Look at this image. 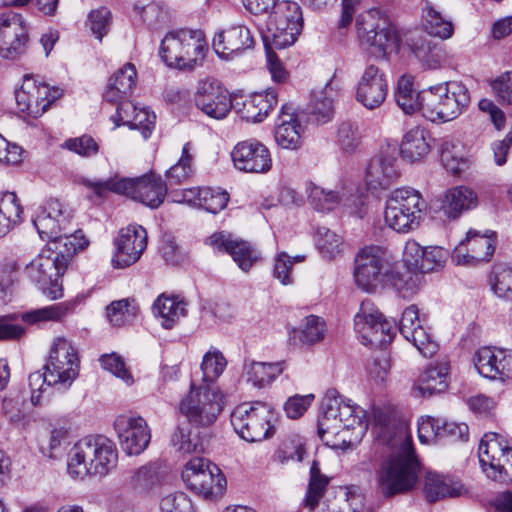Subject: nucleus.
I'll return each mask as SVG.
<instances>
[{"label":"nucleus","instance_id":"obj_1","mask_svg":"<svg viewBox=\"0 0 512 512\" xmlns=\"http://www.w3.org/2000/svg\"><path fill=\"white\" fill-rule=\"evenodd\" d=\"M367 422L372 426L376 440L390 446L391 456L377 472V486L381 494L391 497L411 490L418 479L419 464L414 457L412 442L403 426L393 421L382 408L373 407Z\"/></svg>","mask_w":512,"mask_h":512},{"label":"nucleus","instance_id":"obj_2","mask_svg":"<svg viewBox=\"0 0 512 512\" xmlns=\"http://www.w3.org/2000/svg\"><path fill=\"white\" fill-rule=\"evenodd\" d=\"M80 360L72 343L64 337L53 341L44 373L40 371L29 375L31 403L41 406L45 403L49 388L67 390L78 377Z\"/></svg>","mask_w":512,"mask_h":512},{"label":"nucleus","instance_id":"obj_3","mask_svg":"<svg viewBox=\"0 0 512 512\" xmlns=\"http://www.w3.org/2000/svg\"><path fill=\"white\" fill-rule=\"evenodd\" d=\"M118 453L115 444L98 435L77 441L67 455V472L74 479L104 477L116 467Z\"/></svg>","mask_w":512,"mask_h":512},{"label":"nucleus","instance_id":"obj_4","mask_svg":"<svg viewBox=\"0 0 512 512\" xmlns=\"http://www.w3.org/2000/svg\"><path fill=\"white\" fill-rule=\"evenodd\" d=\"M83 184L99 197L113 192L126 195L150 208H158L167 195V185L160 175L146 174L137 178L118 174L106 180H83Z\"/></svg>","mask_w":512,"mask_h":512},{"label":"nucleus","instance_id":"obj_5","mask_svg":"<svg viewBox=\"0 0 512 512\" xmlns=\"http://www.w3.org/2000/svg\"><path fill=\"white\" fill-rule=\"evenodd\" d=\"M364 417L365 411L351 400L329 397L323 403V413L318 420V435L327 446L344 449L351 443L344 434L356 426L362 427Z\"/></svg>","mask_w":512,"mask_h":512},{"label":"nucleus","instance_id":"obj_6","mask_svg":"<svg viewBox=\"0 0 512 512\" xmlns=\"http://www.w3.org/2000/svg\"><path fill=\"white\" fill-rule=\"evenodd\" d=\"M469 103V91L458 81L440 83L420 91V113L434 123L456 119Z\"/></svg>","mask_w":512,"mask_h":512},{"label":"nucleus","instance_id":"obj_7","mask_svg":"<svg viewBox=\"0 0 512 512\" xmlns=\"http://www.w3.org/2000/svg\"><path fill=\"white\" fill-rule=\"evenodd\" d=\"M207 50L203 31L178 29L165 35L159 53L167 66L192 70L202 64Z\"/></svg>","mask_w":512,"mask_h":512},{"label":"nucleus","instance_id":"obj_8","mask_svg":"<svg viewBox=\"0 0 512 512\" xmlns=\"http://www.w3.org/2000/svg\"><path fill=\"white\" fill-rule=\"evenodd\" d=\"M224 396L214 385H191L190 391L180 402L181 413L196 427H210L218 419L224 406Z\"/></svg>","mask_w":512,"mask_h":512},{"label":"nucleus","instance_id":"obj_9","mask_svg":"<svg viewBox=\"0 0 512 512\" xmlns=\"http://www.w3.org/2000/svg\"><path fill=\"white\" fill-rule=\"evenodd\" d=\"M231 425L240 438L260 442L274 436V414L264 403H243L231 413Z\"/></svg>","mask_w":512,"mask_h":512},{"label":"nucleus","instance_id":"obj_10","mask_svg":"<svg viewBox=\"0 0 512 512\" xmlns=\"http://www.w3.org/2000/svg\"><path fill=\"white\" fill-rule=\"evenodd\" d=\"M425 208V201L417 190L398 188L386 201L385 221L397 232H408L419 226Z\"/></svg>","mask_w":512,"mask_h":512},{"label":"nucleus","instance_id":"obj_11","mask_svg":"<svg viewBox=\"0 0 512 512\" xmlns=\"http://www.w3.org/2000/svg\"><path fill=\"white\" fill-rule=\"evenodd\" d=\"M302 27L300 6L296 2L281 1L274 5L268 16L267 34L263 36V40L276 49H285L295 43Z\"/></svg>","mask_w":512,"mask_h":512},{"label":"nucleus","instance_id":"obj_12","mask_svg":"<svg viewBox=\"0 0 512 512\" xmlns=\"http://www.w3.org/2000/svg\"><path fill=\"white\" fill-rule=\"evenodd\" d=\"M356 29L361 44L372 48V52L379 56H386L396 46V30L379 10L371 9L360 14Z\"/></svg>","mask_w":512,"mask_h":512},{"label":"nucleus","instance_id":"obj_13","mask_svg":"<svg viewBox=\"0 0 512 512\" xmlns=\"http://www.w3.org/2000/svg\"><path fill=\"white\" fill-rule=\"evenodd\" d=\"M182 479L195 493L204 498L222 494L226 479L221 470L204 458H192L182 470Z\"/></svg>","mask_w":512,"mask_h":512},{"label":"nucleus","instance_id":"obj_14","mask_svg":"<svg viewBox=\"0 0 512 512\" xmlns=\"http://www.w3.org/2000/svg\"><path fill=\"white\" fill-rule=\"evenodd\" d=\"M58 257L47 246L25 267V274L44 295L52 300L63 296L61 277L65 269L58 266Z\"/></svg>","mask_w":512,"mask_h":512},{"label":"nucleus","instance_id":"obj_15","mask_svg":"<svg viewBox=\"0 0 512 512\" xmlns=\"http://www.w3.org/2000/svg\"><path fill=\"white\" fill-rule=\"evenodd\" d=\"M387 273L385 252L380 246H366L354 260V278L357 286L366 292H374L384 281Z\"/></svg>","mask_w":512,"mask_h":512},{"label":"nucleus","instance_id":"obj_16","mask_svg":"<svg viewBox=\"0 0 512 512\" xmlns=\"http://www.w3.org/2000/svg\"><path fill=\"white\" fill-rule=\"evenodd\" d=\"M478 456L487 476L494 480H502L506 475V466L512 459V447L504 436L489 432L480 441Z\"/></svg>","mask_w":512,"mask_h":512},{"label":"nucleus","instance_id":"obj_17","mask_svg":"<svg viewBox=\"0 0 512 512\" xmlns=\"http://www.w3.org/2000/svg\"><path fill=\"white\" fill-rule=\"evenodd\" d=\"M61 96L59 88L50 87L32 77H25L15 98L18 109L28 116L38 118Z\"/></svg>","mask_w":512,"mask_h":512},{"label":"nucleus","instance_id":"obj_18","mask_svg":"<svg viewBox=\"0 0 512 512\" xmlns=\"http://www.w3.org/2000/svg\"><path fill=\"white\" fill-rule=\"evenodd\" d=\"M194 103L203 114L216 120L226 118L233 107L229 91L213 78L198 82Z\"/></svg>","mask_w":512,"mask_h":512},{"label":"nucleus","instance_id":"obj_19","mask_svg":"<svg viewBox=\"0 0 512 512\" xmlns=\"http://www.w3.org/2000/svg\"><path fill=\"white\" fill-rule=\"evenodd\" d=\"M388 89L385 71L375 64H368L357 81L355 99L366 109L374 110L383 105Z\"/></svg>","mask_w":512,"mask_h":512},{"label":"nucleus","instance_id":"obj_20","mask_svg":"<svg viewBox=\"0 0 512 512\" xmlns=\"http://www.w3.org/2000/svg\"><path fill=\"white\" fill-rule=\"evenodd\" d=\"M234 167L245 173L264 174L272 168V155L266 145L257 139L238 142L231 151Z\"/></svg>","mask_w":512,"mask_h":512},{"label":"nucleus","instance_id":"obj_21","mask_svg":"<svg viewBox=\"0 0 512 512\" xmlns=\"http://www.w3.org/2000/svg\"><path fill=\"white\" fill-rule=\"evenodd\" d=\"M147 231L140 225H128L119 231L114 240L116 247L112 258L115 268H126L136 263L147 248Z\"/></svg>","mask_w":512,"mask_h":512},{"label":"nucleus","instance_id":"obj_22","mask_svg":"<svg viewBox=\"0 0 512 512\" xmlns=\"http://www.w3.org/2000/svg\"><path fill=\"white\" fill-rule=\"evenodd\" d=\"M29 42L27 27L21 16L7 12L0 16V57L16 59L26 52Z\"/></svg>","mask_w":512,"mask_h":512},{"label":"nucleus","instance_id":"obj_23","mask_svg":"<svg viewBox=\"0 0 512 512\" xmlns=\"http://www.w3.org/2000/svg\"><path fill=\"white\" fill-rule=\"evenodd\" d=\"M494 251L495 239L491 235L470 229L466 238L454 248L451 258L456 265L474 266L489 261Z\"/></svg>","mask_w":512,"mask_h":512},{"label":"nucleus","instance_id":"obj_24","mask_svg":"<svg viewBox=\"0 0 512 512\" xmlns=\"http://www.w3.org/2000/svg\"><path fill=\"white\" fill-rule=\"evenodd\" d=\"M123 451L129 455H139L148 446L151 433L144 418L119 415L114 422Z\"/></svg>","mask_w":512,"mask_h":512},{"label":"nucleus","instance_id":"obj_25","mask_svg":"<svg viewBox=\"0 0 512 512\" xmlns=\"http://www.w3.org/2000/svg\"><path fill=\"white\" fill-rule=\"evenodd\" d=\"M448 251L440 246H421L417 241L410 239L406 242L403 251V261L406 266L420 273L438 271L444 267Z\"/></svg>","mask_w":512,"mask_h":512},{"label":"nucleus","instance_id":"obj_26","mask_svg":"<svg viewBox=\"0 0 512 512\" xmlns=\"http://www.w3.org/2000/svg\"><path fill=\"white\" fill-rule=\"evenodd\" d=\"M478 372L490 379L506 381L512 379V350L480 348L475 355Z\"/></svg>","mask_w":512,"mask_h":512},{"label":"nucleus","instance_id":"obj_27","mask_svg":"<svg viewBox=\"0 0 512 512\" xmlns=\"http://www.w3.org/2000/svg\"><path fill=\"white\" fill-rule=\"evenodd\" d=\"M206 243L213 249L230 254L242 270H249L260 258L259 253L247 241L233 237L231 234L218 232L207 238Z\"/></svg>","mask_w":512,"mask_h":512},{"label":"nucleus","instance_id":"obj_28","mask_svg":"<svg viewBox=\"0 0 512 512\" xmlns=\"http://www.w3.org/2000/svg\"><path fill=\"white\" fill-rule=\"evenodd\" d=\"M254 40L250 30L242 25L230 27L215 34L212 42L215 53L223 59H231L252 48Z\"/></svg>","mask_w":512,"mask_h":512},{"label":"nucleus","instance_id":"obj_29","mask_svg":"<svg viewBox=\"0 0 512 512\" xmlns=\"http://www.w3.org/2000/svg\"><path fill=\"white\" fill-rule=\"evenodd\" d=\"M478 203V195L474 189L459 185L445 191L441 200V209L447 218L455 220L464 212L476 208Z\"/></svg>","mask_w":512,"mask_h":512},{"label":"nucleus","instance_id":"obj_30","mask_svg":"<svg viewBox=\"0 0 512 512\" xmlns=\"http://www.w3.org/2000/svg\"><path fill=\"white\" fill-rule=\"evenodd\" d=\"M399 177L396 158L392 155H380L369 162L365 181L369 189H387Z\"/></svg>","mask_w":512,"mask_h":512},{"label":"nucleus","instance_id":"obj_31","mask_svg":"<svg viewBox=\"0 0 512 512\" xmlns=\"http://www.w3.org/2000/svg\"><path fill=\"white\" fill-rule=\"evenodd\" d=\"M88 244L81 230L72 232L68 226L66 232H61L54 240L47 242L46 246L58 257V267L66 270L73 255L84 250Z\"/></svg>","mask_w":512,"mask_h":512},{"label":"nucleus","instance_id":"obj_32","mask_svg":"<svg viewBox=\"0 0 512 512\" xmlns=\"http://www.w3.org/2000/svg\"><path fill=\"white\" fill-rule=\"evenodd\" d=\"M277 104V95L273 90L263 93H254L237 103L235 110L237 114L248 122H261L272 108Z\"/></svg>","mask_w":512,"mask_h":512},{"label":"nucleus","instance_id":"obj_33","mask_svg":"<svg viewBox=\"0 0 512 512\" xmlns=\"http://www.w3.org/2000/svg\"><path fill=\"white\" fill-rule=\"evenodd\" d=\"M137 78V71L132 63H126L109 79L103 94L106 103H114L130 96Z\"/></svg>","mask_w":512,"mask_h":512},{"label":"nucleus","instance_id":"obj_34","mask_svg":"<svg viewBox=\"0 0 512 512\" xmlns=\"http://www.w3.org/2000/svg\"><path fill=\"white\" fill-rule=\"evenodd\" d=\"M384 318L383 314L370 301L361 303L359 312L355 315V330L361 336L365 345L378 346L384 340L379 339L374 327Z\"/></svg>","mask_w":512,"mask_h":512},{"label":"nucleus","instance_id":"obj_35","mask_svg":"<svg viewBox=\"0 0 512 512\" xmlns=\"http://www.w3.org/2000/svg\"><path fill=\"white\" fill-rule=\"evenodd\" d=\"M153 313L165 329L173 328L187 315V303L180 296L161 294L153 303Z\"/></svg>","mask_w":512,"mask_h":512},{"label":"nucleus","instance_id":"obj_36","mask_svg":"<svg viewBox=\"0 0 512 512\" xmlns=\"http://www.w3.org/2000/svg\"><path fill=\"white\" fill-rule=\"evenodd\" d=\"M448 372L445 362L431 364L422 372L414 389L423 397L442 393L448 387Z\"/></svg>","mask_w":512,"mask_h":512},{"label":"nucleus","instance_id":"obj_37","mask_svg":"<svg viewBox=\"0 0 512 512\" xmlns=\"http://www.w3.org/2000/svg\"><path fill=\"white\" fill-rule=\"evenodd\" d=\"M335 96L337 90L333 88L332 82L327 83L321 90L314 91L308 105L309 120L317 124L330 121L334 116Z\"/></svg>","mask_w":512,"mask_h":512},{"label":"nucleus","instance_id":"obj_38","mask_svg":"<svg viewBox=\"0 0 512 512\" xmlns=\"http://www.w3.org/2000/svg\"><path fill=\"white\" fill-rule=\"evenodd\" d=\"M423 26L428 34L440 39H449L454 32L452 21L430 1H425L422 8Z\"/></svg>","mask_w":512,"mask_h":512},{"label":"nucleus","instance_id":"obj_39","mask_svg":"<svg viewBox=\"0 0 512 512\" xmlns=\"http://www.w3.org/2000/svg\"><path fill=\"white\" fill-rule=\"evenodd\" d=\"M423 490L427 500L433 503L446 497L460 495L462 485L437 473L429 472L425 476Z\"/></svg>","mask_w":512,"mask_h":512},{"label":"nucleus","instance_id":"obj_40","mask_svg":"<svg viewBox=\"0 0 512 512\" xmlns=\"http://www.w3.org/2000/svg\"><path fill=\"white\" fill-rule=\"evenodd\" d=\"M430 152L428 132L420 127L410 129L402 140L401 154L410 162L420 161Z\"/></svg>","mask_w":512,"mask_h":512},{"label":"nucleus","instance_id":"obj_41","mask_svg":"<svg viewBox=\"0 0 512 512\" xmlns=\"http://www.w3.org/2000/svg\"><path fill=\"white\" fill-rule=\"evenodd\" d=\"M284 369V361L274 363L250 361L244 365V375L248 382L255 387L262 388L274 381Z\"/></svg>","mask_w":512,"mask_h":512},{"label":"nucleus","instance_id":"obj_42","mask_svg":"<svg viewBox=\"0 0 512 512\" xmlns=\"http://www.w3.org/2000/svg\"><path fill=\"white\" fill-rule=\"evenodd\" d=\"M23 208L14 192L0 194V237L22 221Z\"/></svg>","mask_w":512,"mask_h":512},{"label":"nucleus","instance_id":"obj_43","mask_svg":"<svg viewBox=\"0 0 512 512\" xmlns=\"http://www.w3.org/2000/svg\"><path fill=\"white\" fill-rule=\"evenodd\" d=\"M77 302L75 300L59 302L50 306L36 309L22 315V320L28 324H36L45 321H61L73 313Z\"/></svg>","mask_w":512,"mask_h":512},{"label":"nucleus","instance_id":"obj_44","mask_svg":"<svg viewBox=\"0 0 512 512\" xmlns=\"http://www.w3.org/2000/svg\"><path fill=\"white\" fill-rule=\"evenodd\" d=\"M308 201L319 212H329L339 206L343 195L339 191L325 189L315 183L307 186Z\"/></svg>","mask_w":512,"mask_h":512},{"label":"nucleus","instance_id":"obj_45","mask_svg":"<svg viewBox=\"0 0 512 512\" xmlns=\"http://www.w3.org/2000/svg\"><path fill=\"white\" fill-rule=\"evenodd\" d=\"M395 100L397 105L405 114L420 112V92L415 93L413 89V78L403 75L399 78L395 91Z\"/></svg>","mask_w":512,"mask_h":512},{"label":"nucleus","instance_id":"obj_46","mask_svg":"<svg viewBox=\"0 0 512 512\" xmlns=\"http://www.w3.org/2000/svg\"><path fill=\"white\" fill-rule=\"evenodd\" d=\"M329 478L320 473L319 464L313 461L310 468V480L302 505L313 511L319 504L328 486Z\"/></svg>","mask_w":512,"mask_h":512},{"label":"nucleus","instance_id":"obj_47","mask_svg":"<svg viewBox=\"0 0 512 512\" xmlns=\"http://www.w3.org/2000/svg\"><path fill=\"white\" fill-rule=\"evenodd\" d=\"M316 246L327 260L339 257L344 250L343 238L326 227H319L316 233Z\"/></svg>","mask_w":512,"mask_h":512},{"label":"nucleus","instance_id":"obj_48","mask_svg":"<svg viewBox=\"0 0 512 512\" xmlns=\"http://www.w3.org/2000/svg\"><path fill=\"white\" fill-rule=\"evenodd\" d=\"M416 58L427 69H438L444 60V52L440 46L430 40H420L412 46Z\"/></svg>","mask_w":512,"mask_h":512},{"label":"nucleus","instance_id":"obj_49","mask_svg":"<svg viewBox=\"0 0 512 512\" xmlns=\"http://www.w3.org/2000/svg\"><path fill=\"white\" fill-rule=\"evenodd\" d=\"M65 218H52L42 207L33 219V224L42 239L54 240L65 232Z\"/></svg>","mask_w":512,"mask_h":512},{"label":"nucleus","instance_id":"obj_50","mask_svg":"<svg viewBox=\"0 0 512 512\" xmlns=\"http://www.w3.org/2000/svg\"><path fill=\"white\" fill-rule=\"evenodd\" d=\"M190 150L191 144L189 142L185 143L178 162L166 171L165 176L170 185H178L187 180L192 175L193 157L190 154Z\"/></svg>","mask_w":512,"mask_h":512},{"label":"nucleus","instance_id":"obj_51","mask_svg":"<svg viewBox=\"0 0 512 512\" xmlns=\"http://www.w3.org/2000/svg\"><path fill=\"white\" fill-rule=\"evenodd\" d=\"M490 284L494 293L501 298L512 297V267L497 264L493 267Z\"/></svg>","mask_w":512,"mask_h":512},{"label":"nucleus","instance_id":"obj_52","mask_svg":"<svg viewBox=\"0 0 512 512\" xmlns=\"http://www.w3.org/2000/svg\"><path fill=\"white\" fill-rule=\"evenodd\" d=\"M226 367V360L223 354L215 349H210L203 357L201 363V370L203 372V381L205 384L213 382L224 371Z\"/></svg>","mask_w":512,"mask_h":512},{"label":"nucleus","instance_id":"obj_53","mask_svg":"<svg viewBox=\"0 0 512 512\" xmlns=\"http://www.w3.org/2000/svg\"><path fill=\"white\" fill-rule=\"evenodd\" d=\"M171 444L182 454H190L202 450L198 437L191 435V429L188 426H177L171 436Z\"/></svg>","mask_w":512,"mask_h":512},{"label":"nucleus","instance_id":"obj_54","mask_svg":"<svg viewBox=\"0 0 512 512\" xmlns=\"http://www.w3.org/2000/svg\"><path fill=\"white\" fill-rule=\"evenodd\" d=\"M325 332V321L319 316L309 315L301 326L299 339L305 344H314L324 339Z\"/></svg>","mask_w":512,"mask_h":512},{"label":"nucleus","instance_id":"obj_55","mask_svg":"<svg viewBox=\"0 0 512 512\" xmlns=\"http://www.w3.org/2000/svg\"><path fill=\"white\" fill-rule=\"evenodd\" d=\"M137 309L128 299L114 301L107 307V317L112 325L119 327L134 317Z\"/></svg>","mask_w":512,"mask_h":512},{"label":"nucleus","instance_id":"obj_56","mask_svg":"<svg viewBox=\"0 0 512 512\" xmlns=\"http://www.w3.org/2000/svg\"><path fill=\"white\" fill-rule=\"evenodd\" d=\"M112 22V14L106 7L92 10L88 14L87 26L96 39L102 40L108 33Z\"/></svg>","mask_w":512,"mask_h":512},{"label":"nucleus","instance_id":"obj_57","mask_svg":"<svg viewBox=\"0 0 512 512\" xmlns=\"http://www.w3.org/2000/svg\"><path fill=\"white\" fill-rule=\"evenodd\" d=\"M229 202V195L226 191L202 187L200 207L207 212L216 214L223 210Z\"/></svg>","mask_w":512,"mask_h":512},{"label":"nucleus","instance_id":"obj_58","mask_svg":"<svg viewBox=\"0 0 512 512\" xmlns=\"http://www.w3.org/2000/svg\"><path fill=\"white\" fill-rule=\"evenodd\" d=\"M305 257L297 255L290 257L286 252H280L275 257L273 275L283 285H289L293 282L291 277V271L293 264L296 262L304 261Z\"/></svg>","mask_w":512,"mask_h":512},{"label":"nucleus","instance_id":"obj_59","mask_svg":"<svg viewBox=\"0 0 512 512\" xmlns=\"http://www.w3.org/2000/svg\"><path fill=\"white\" fill-rule=\"evenodd\" d=\"M99 362L103 369L122 379L126 384L130 385L133 383V377L119 354L115 352L104 354L100 357Z\"/></svg>","mask_w":512,"mask_h":512},{"label":"nucleus","instance_id":"obj_60","mask_svg":"<svg viewBox=\"0 0 512 512\" xmlns=\"http://www.w3.org/2000/svg\"><path fill=\"white\" fill-rule=\"evenodd\" d=\"M425 357L433 356L437 351V344L431 340L430 334L422 324H417L412 330V336H404Z\"/></svg>","mask_w":512,"mask_h":512},{"label":"nucleus","instance_id":"obj_61","mask_svg":"<svg viewBox=\"0 0 512 512\" xmlns=\"http://www.w3.org/2000/svg\"><path fill=\"white\" fill-rule=\"evenodd\" d=\"M421 274L415 270H408L394 281V286L403 298H410L419 291L423 278Z\"/></svg>","mask_w":512,"mask_h":512},{"label":"nucleus","instance_id":"obj_62","mask_svg":"<svg viewBox=\"0 0 512 512\" xmlns=\"http://www.w3.org/2000/svg\"><path fill=\"white\" fill-rule=\"evenodd\" d=\"M125 120L130 128L140 130L143 138L147 139L155 127L156 115L147 108L136 107L133 119Z\"/></svg>","mask_w":512,"mask_h":512},{"label":"nucleus","instance_id":"obj_63","mask_svg":"<svg viewBox=\"0 0 512 512\" xmlns=\"http://www.w3.org/2000/svg\"><path fill=\"white\" fill-rule=\"evenodd\" d=\"M300 124L275 127V140L284 149H297L301 143Z\"/></svg>","mask_w":512,"mask_h":512},{"label":"nucleus","instance_id":"obj_64","mask_svg":"<svg viewBox=\"0 0 512 512\" xmlns=\"http://www.w3.org/2000/svg\"><path fill=\"white\" fill-rule=\"evenodd\" d=\"M161 512H194L191 500L184 493L167 495L161 500Z\"/></svg>","mask_w":512,"mask_h":512}]
</instances>
